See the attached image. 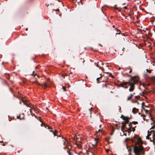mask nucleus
Here are the masks:
<instances>
[{
	"label": "nucleus",
	"mask_w": 155,
	"mask_h": 155,
	"mask_svg": "<svg viewBox=\"0 0 155 155\" xmlns=\"http://www.w3.org/2000/svg\"><path fill=\"white\" fill-rule=\"evenodd\" d=\"M139 77L134 76L131 78L128 82V84L130 86L129 89L130 91H133L135 88V85L139 81Z\"/></svg>",
	"instance_id": "f257e3e1"
},
{
	"label": "nucleus",
	"mask_w": 155,
	"mask_h": 155,
	"mask_svg": "<svg viewBox=\"0 0 155 155\" xmlns=\"http://www.w3.org/2000/svg\"><path fill=\"white\" fill-rule=\"evenodd\" d=\"M132 147H133L134 152L136 155H140V154L144 155L145 151L142 145L139 144L138 146L133 145Z\"/></svg>",
	"instance_id": "f03ea898"
},
{
	"label": "nucleus",
	"mask_w": 155,
	"mask_h": 155,
	"mask_svg": "<svg viewBox=\"0 0 155 155\" xmlns=\"http://www.w3.org/2000/svg\"><path fill=\"white\" fill-rule=\"evenodd\" d=\"M150 130H151L150 133H149V131H148V136L147 137V139H150V141H153L155 140V123L150 128Z\"/></svg>",
	"instance_id": "7ed1b4c3"
},
{
	"label": "nucleus",
	"mask_w": 155,
	"mask_h": 155,
	"mask_svg": "<svg viewBox=\"0 0 155 155\" xmlns=\"http://www.w3.org/2000/svg\"><path fill=\"white\" fill-rule=\"evenodd\" d=\"M131 141L134 143L135 142V146H137L139 144L142 145V143L140 137L138 136L135 135L133 138L131 139Z\"/></svg>",
	"instance_id": "20e7f679"
},
{
	"label": "nucleus",
	"mask_w": 155,
	"mask_h": 155,
	"mask_svg": "<svg viewBox=\"0 0 155 155\" xmlns=\"http://www.w3.org/2000/svg\"><path fill=\"white\" fill-rule=\"evenodd\" d=\"M138 124V122L137 121H133L130 122L128 124V127H126L127 130L126 131L128 133H130L132 131L131 128L133 127L132 124Z\"/></svg>",
	"instance_id": "39448f33"
},
{
	"label": "nucleus",
	"mask_w": 155,
	"mask_h": 155,
	"mask_svg": "<svg viewBox=\"0 0 155 155\" xmlns=\"http://www.w3.org/2000/svg\"><path fill=\"white\" fill-rule=\"evenodd\" d=\"M68 142H64V144L66 145V146L65 147H66L68 149V150H67V152L68 153L69 155H72L71 154V151H72L71 150L70 148L68 146H67V144H68Z\"/></svg>",
	"instance_id": "423d86ee"
},
{
	"label": "nucleus",
	"mask_w": 155,
	"mask_h": 155,
	"mask_svg": "<svg viewBox=\"0 0 155 155\" xmlns=\"http://www.w3.org/2000/svg\"><path fill=\"white\" fill-rule=\"evenodd\" d=\"M128 82H123L119 84V86L124 87L125 89H127L128 88V86H127V84H128Z\"/></svg>",
	"instance_id": "0eeeda50"
},
{
	"label": "nucleus",
	"mask_w": 155,
	"mask_h": 155,
	"mask_svg": "<svg viewBox=\"0 0 155 155\" xmlns=\"http://www.w3.org/2000/svg\"><path fill=\"white\" fill-rule=\"evenodd\" d=\"M39 120L42 123L41 124V126H43V125H44L46 128H47V127L48 128V129H52V128L51 127H50L48 125H46L45 124L43 123H42V120H41V119H40Z\"/></svg>",
	"instance_id": "6e6552de"
},
{
	"label": "nucleus",
	"mask_w": 155,
	"mask_h": 155,
	"mask_svg": "<svg viewBox=\"0 0 155 155\" xmlns=\"http://www.w3.org/2000/svg\"><path fill=\"white\" fill-rule=\"evenodd\" d=\"M53 134H54V136H56L60 137V133L59 132H58L56 130H55V131H53Z\"/></svg>",
	"instance_id": "1a4fd4ad"
},
{
	"label": "nucleus",
	"mask_w": 155,
	"mask_h": 155,
	"mask_svg": "<svg viewBox=\"0 0 155 155\" xmlns=\"http://www.w3.org/2000/svg\"><path fill=\"white\" fill-rule=\"evenodd\" d=\"M130 119V118L127 117V118H126L125 120H125V122H122V123H124V124H125L126 125V124H128L129 122V120Z\"/></svg>",
	"instance_id": "9d476101"
},
{
	"label": "nucleus",
	"mask_w": 155,
	"mask_h": 155,
	"mask_svg": "<svg viewBox=\"0 0 155 155\" xmlns=\"http://www.w3.org/2000/svg\"><path fill=\"white\" fill-rule=\"evenodd\" d=\"M138 111V109L136 108H133L132 109V112L134 114H136Z\"/></svg>",
	"instance_id": "9b49d317"
},
{
	"label": "nucleus",
	"mask_w": 155,
	"mask_h": 155,
	"mask_svg": "<svg viewBox=\"0 0 155 155\" xmlns=\"http://www.w3.org/2000/svg\"><path fill=\"white\" fill-rule=\"evenodd\" d=\"M99 139L98 138H95L94 139V140H95V143L94 144H93V145L94 146V147H95L96 145L98 143Z\"/></svg>",
	"instance_id": "f8f14e48"
},
{
	"label": "nucleus",
	"mask_w": 155,
	"mask_h": 155,
	"mask_svg": "<svg viewBox=\"0 0 155 155\" xmlns=\"http://www.w3.org/2000/svg\"><path fill=\"white\" fill-rule=\"evenodd\" d=\"M24 104L26 105V106L28 107V109L29 110H31V107L29 106V104H28L27 103H25V102H24Z\"/></svg>",
	"instance_id": "ddd939ff"
},
{
	"label": "nucleus",
	"mask_w": 155,
	"mask_h": 155,
	"mask_svg": "<svg viewBox=\"0 0 155 155\" xmlns=\"http://www.w3.org/2000/svg\"><path fill=\"white\" fill-rule=\"evenodd\" d=\"M95 65L97 67H99V65H103V63L102 62L100 61V62H97V63H95Z\"/></svg>",
	"instance_id": "4468645a"
},
{
	"label": "nucleus",
	"mask_w": 155,
	"mask_h": 155,
	"mask_svg": "<svg viewBox=\"0 0 155 155\" xmlns=\"http://www.w3.org/2000/svg\"><path fill=\"white\" fill-rule=\"evenodd\" d=\"M122 125L121 127V130L122 131H123L125 128H126V125L125 124H124V123H122Z\"/></svg>",
	"instance_id": "2eb2a0df"
},
{
	"label": "nucleus",
	"mask_w": 155,
	"mask_h": 155,
	"mask_svg": "<svg viewBox=\"0 0 155 155\" xmlns=\"http://www.w3.org/2000/svg\"><path fill=\"white\" fill-rule=\"evenodd\" d=\"M76 144L77 145V147L79 149L81 148L82 147V145L81 143H77Z\"/></svg>",
	"instance_id": "dca6fc26"
},
{
	"label": "nucleus",
	"mask_w": 155,
	"mask_h": 155,
	"mask_svg": "<svg viewBox=\"0 0 155 155\" xmlns=\"http://www.w3.org/2000/svg\"><path fill=\"white\" fill-rule=\"evenodd\" d=\"M42 87L45 88L47 87H48V86L47 85L46 83H45L43 85H42Z\"/></svg>",
	"instance_id": "f3484780"
},
{
	"label": "nucleus",
	"mask_w": 155,
	"mask_h": 155,
	"mask_svg": "<svg viewBox=\"0 0 155 155\" xmlns=\"http://www.w3.org/2000/svg\"><path fill=\"white\" fill-rule=\"evenodd\" d=\"M127 117H125V116H124L123 115H121V117H120L121 118H122L123 120H125L126 118V119L127 118Z\"/></svg>",
	"instance_id": "a211bd4d"
},
{
	"label": "nucleus",
	"mask_w": 155,
	"mask_h": 155,
	"mask_svg": "<svg viewBox=\"0 0 155 155\" xmlns=\"http://www.w3.org/2000/svg\"><path fill=\"white\" fill-rule=\"evenodd\" d=\"M35 83L37 85L41 86V84L37 81H34L32 82V84Z\"/></svg>",
	"instance_id": "6ab92c4d"
},
{
	"label": "nucleus",
	"mask_w": 155,
	"mask_h": 155,
	"mask_svg": "<svg viewBox=\"0 0 155 155\" xmlns=\"http://www.w3.org/2000/svg\"><path fill=\"white\" fill-rule=\"evenodd\" d=\"M116 5H115V6L114 7V9H116V10H118L119 11H120V8H117V7H116Z\"/></svg>",
	"instance_id": "aec40b11"
},
{
	"label": "nucleus",
	"mask_w": 155,
	"mask_h": 155,
	"mask_svg": "<svg viewBox=\"0 0 155 155\" xmlns=\"http://www.w3.org/2000/svg\"><path fill=\"white\" fill-rule=\"evenodd\" d=\"M136 127V126H135L133 127L132 128H131L132 129V131H133V132H134L135 130V128Z\"/></svg>",
	"instance_id": "412c9836"
},
{
	"label": "nucleus",
	"mask_w": 155,
	"mask_h": 155,
	"mask_svg": "<svg viewBox=\"0 0 155 155\" xmlns=\"http://www.w3.org/2000/svg\"><path fill=\"white\" fill-rule=\"evenodd\" d=\"M98 132H102V129H99L98 130V131H96V134H97Z\"/></svg>",
	"instance_id": "4be33fe9"
},
{
	"label": "nucleus",
	"mask_w": 155,
	"mask_h": 155,
	"mask_svg": "<svg viewBox=\"0 0 155 155\" xmlns=\"http://www.w3.org/2000/svg\"><path fill=\"white\" fill-rule=\"evenodd\" d=\"M127 148L128 149V151L130 153L131 150V149L130 147H129L128 148V147H127Z\"/></svg>",
	"instance_id": "5701e85b"
},
{
	"label": "nucleus",
	"mask_w": 155,
	"mask_h": 155,
	"mask_svg": "<svg viewBox=\"0 0 155 155\" xmlns=\"http://www.w3.org/2000/svg\"><path fill=\"white\" fill-rule=\"evenodd\" d=\"M140 97L139 95L136 96H135V98L137 99H139Z\"/></svg>",
	"instance_id": "b1692460"
},
{
	"label": "nucleus",
	"mask_w": 155,
	"mask_h": 155,
	"mask_svg": "<svg viewBox=\"0 0 155 155\" xmlns=\"http://www.w3.org/2000/svg\"><path fill=\"white\" fill-rule=\"evenodd\" d=\"M146 71L147 72H148L149 73H150L151 72V70H149L148 69H146Z\"/></svg>",
	"instance_id": "393cba45"
},
{
	"label": "nucleus",
	"mask_w": 155,
	"mask_h": 155,
	"mask_svg": "<svg viewBox=\"0 0 155 155\" xmlns=\"http://www.w3.org/2000/svg\"><path fill=\"white\" fill-rule=\"evenodd\" d=\"M62 89L64 91H66V89L65 87H64L62 86Z\"/></svg>",
	"instance_id": "a878e982"
},
{
	"label": "nucleus",
	"mask_w": 155,
	"mask_h": 155,
	"mask_svg": "<svg viewBox=\"0 0 155 155\" xmlns=\"http://www.w3.org/2000/svg\"><path fill=\"white\" fill-rule=\"evenodd\" d=\"M131 98L129 96L127 97V101H128L131 99Z\"/></svg>",
	"instance_id": "bb28decb"
},
{
	"label": "nucleus",
	"mask_w": 155,
	"mask_h": 155,
	"mask_svg": "<svg viewBox=\"0 0 155 155\" xmlns=\"http://www.w3.org/2000/svg\"><path fill=\"white\" fill-rule=\"evenodd\" d=\"M20 116H18L17 117V118H18L20 119V120H21V119H23V118H24V117H22V118H20Z\"/></svg>",
	"instance_id": "cd10ccee"
},
{
	"label": "nucleus",
	"mask_w": 155,
	"mask_h": 155,
	"mask_svg": "<svg viewBox=\"0 0 155 155\" xmlns=\"http://www.w3.org/2000/svg\"><path fill=\"white\" fill-rule=\"evenodd\" d=\"M117 31L118 32H119L118 33H116V34H120V31L119 30H117Z\"/></svg>",
	"instance_id": "c85d7f7f"
},
{
	"label": "nucleus",
	"mask_w": 155,
	"mask_h": 155,
	"mask_svg": "<svg viewBox=\"0 0 155 155\" xmlns=\"http://www.w3.org/2000/svg\"><path fill=\"white\" fill-rule=\"evenodd\" d=\"M143 119L144 120H146V121H147L149 119H146V118H143Z\"/></svg>",
	"instance_id": "c756f323"
},
{
	"label": "nucleus",
	"mask_w": 155,
	"mask_h": 155,
	"mask_svg": "<svg viewBox=\"0 0 155 155\" xmlns=\"http://www.w3.org/2000/svg\"><path fill=\"white\" fill-rule=\"evenodd\" d=\"M34 72H35L34 71H33L32 74L33 75L35 76V75H36V74H35Z\"/></svg>",
	"instance_id": "7c9ffc66"
},
{
	"label": "nucleus",
	"mask_w": 155,
	"mask_h": 155,
	"mask_svg": "<svg viewBox=\"0 0 155 155\" xmlns=\"http://www.w3.org/2000/svg\"><path fill=\"white\" fill-rule=\"evenodd\" d=\"M129 69H130V71H129V73H130L132 71V69H131V68H129Z\"/></svg>",
	"instance_id": "2f4dec72"
},
{
	"label": "nucleus",
	"mask_w": 155,
	"mask_h": 155,
	"mask_svg": "<svg viewBox=\"0 0 155 155\" xmlns=\"http://www.w3.org/2000/svg\"><path fill=\"white\" fill-rule=\"evenodd\" d=\"M119 112H120V113L121 112V108L120 106H119Z\"/></svg>",
	"instance_id": "473e14b6"
},
{
	"label": "nucleus",
	"mask_w": 155,
	"mask_h": 155,
	"mask_svg": "<svg viewBox=\"0 0 155 155\" xmlns=\"http://www.w3.org/2000/svg\"><path fill=\"white\" fill-rule=\"evenodd\" d=\"M133 94H131L130 96L132 98V96H133Z\"/></svg>",
	"instance_id": "72a5a7b5"
},
{
	"label": "nucleus",
	"mask_w": 155,
	"mask_h": 155,
	"mask_svg": "<svg viewBox=\"0 0 155 155\" xmlns=\"http://www.w3.org/2000/svg\"><path fill=\"white\" fill-rule=\"evenodd\" d=\"M142 116H143V118H145V117H146V115H145L144 114H143L142 115Z\"/></svg>",
	"instance_id": "f704fd0d"
},
{
	"label": "nucleus",
	"mask_w": 155,
	"mask_h": 155,
	"mask_svg": "<svg viewBox=\"0 0 155 155\" xmlns=\"http://www.w3.org/2000/svg\"><path fill=\"white\" fill-rule=\"evenodd\" d=\"M124 8L125 9H127V7H126V6H125V7H124Z\"/></svg>",
	"instance_id": "c9c22d12"
},
{
	"label": "nucleus",
	"mask_w": 155,
	"mask_h": 155,
	"mask_svg": "<svg viewBox=\"0 0 155 155\" xmlns=\"http://www.w3.org/2000/svg\"><path fill=\"white\" fill-rule=\"evenodd\" d=\"M144 104V102H143L142 103V106H143Z\"/></svg>",
	"instance_id": "e433bc0d"
},
{
	"label": "nucleus",
	"mask_w": 155,
	"mask_h": 155,
	"mask_svg": "<svg viewBox=\"0 0 155 155\" xmlns=\"http://www.w3.org/2000/svg\"><path fill=\"white\" fill-rule=\"evenodd\" d=\"M89 112H90V114H91V109H89Z\"/></svg>",
	"instance_id": "4c0bfd02"
},
{
	"label": "nucleus",
	"mask_w": 155,
	"mask_h": 155,
	"mask_svg": "<svg viewBox=\"0 0 155 155\" xmlns=\"http://www.w3.org/2000/svg\"><path fill=\"white\" fill-rule=\"evenodd\" d=\"M10 91H11L12 92V89L11 88H10Z\"/></svg>",
	"instance_id": "58836bf2"
},
{
	"label": "nucleus",
	"mask_w": 155,
	"mask_h": 155,
	"mask_svg": "<svg viewBox=\"0 0 155 155\" xmlns=\"http://www.w3.org/2000/svg\"><path fill=\"white\" fill-rule=\"evenodd\" d=\"M145 85V84H142V86H143V87H144Z\"/></svg>",
	"instance_id": "ea45409f"
},
{
	"label": "nucleus",
	"mask_w": 155,
	"mask_h": 155,
	"mask_svg": "<svg viewBox=\"0 0 155 155\" xmlns=\"http://www.w3.org/2000/svg\"><path fill=\"white\" fill-rule=\"evenodd\" d=\"M99 79V78H97V81H98V80Z\"/></svg>",
	"instance_id": "a19ab883"
},
{
	"label": "nucleus",
	"mask_w": 155,
	"mask_h": 155,
	"mask_svg": "<svg viewBox=\"0 0 155 155\" xmlns=\"http://www.w3.org/2000/svg\"><path fill=\"white\" fill-rule=\"evenodd\" d=\"M128 15H129V16H130V17H131V15H130V14H128Z\"/></svg>",
	"instance_id": "79ce46f5"
},
{
	"label": "nucleus",
	"mask_w": 155,
	"mask_h": 155,
	"mask_svg": "<svg viewBox=\"0 0 155 155\" xmlns=\"http://www.w3.org/2000/svg\"><path fill=\"white\" fill-rule=\"evenodd\" d=\"M145 111H146V112L147 113L148 112V111L147 110H145Z\"/></svg>",
	"instance_id": "37998d69"
},
{
	"label": "nucleus",
	"mask_w": 155,
	"mask_h": 155,
	"mask_svg": "<svg viewBox=\"0 0 155 155\" xmlns=\"http://www.w3.org/2000/svg\"><path fill=\"white\" fill-rule=\"evenodd\" d=\"M129 139L127 138L125 140H126V141H127V140H128Z\"/></svg>",
	"instance_id": "c03bdc74"
},
{
	"label": "nucleus",
	"mask_w": 155,
	"mask_h": 155,
	"mask_svg": "<svg viewBox=\"0 0 155 155\" xmlns=\"http://www.w3.org/2000/svg\"><path fill=\"white\" fill-rule=\"evenodd\" d=\"M102 125H100V126H99V127L100 128H101V126Z\"/></svg>",
	"instance_id": "a18cd8bd"
},
{
	"label": "nucleus",
	"mask_w": 155,
	"mask_h": 155,
	"mask_svg": "<svg viewBox=\"0 0 155 155\" xmlns=\"http://www.w3.org/2000/svg\"><path fill=\"white\" fill-rule=\"evenodd\" d=\"M28 30V28H26V31H27V30Z\"/></svg>",
	"instance_id": "49530a36"
},
{
	"label": "nucleus",
	"mask_w": 155,
	"mask_h": 155,
	"mask_svg": "<svg viewBox=\"0 0 155 155\" xmlns=\"http://www.w3.org/2000/svg\"><path fill=\"white\" fill-rule=\"evenodd\" d=\"M124 48H123V49H122L123 51H124Z\"/></svg>",
	"instance_id": "de8ad7c7"
},
{
	"label": "nucleus",
	"mask_w": 155,
	"mask_h": 155,
	"mask_svg": "<svg viewBox=\"0 0 155 155\" xmlns=\"http://www.w3.org/2000/svg\"><path fill=\"white\" fill-rule=\"evenodd\" d=\"M38 68V66H37V67H35V68Z\"/></svg>",
	"instance_id": "09e8293b"
},
{
	"label": "nucleus",
	"mask_w": 155,
	"mask_h": 155,
	"mask_svg": "<svg viewBox=\"0 0 155 155\" xmlns=\"http://www.w3.org/2000/svg\"><path fill=\"white\" fill-rule=\"evenodd\" d=\"M57 11H59V9H58L57 10Z\"/></svg>",
	"instance_id": "8fccbe9b"
},
{
	"label": "nucleus",
	"mask_w": 155,
	"mask_h": 155,
	"mask_svg": "<svg viewBox=\"0 0 155 155\" xmlns=\"http://www.w3.org/2000/svg\"><path fill=\"white\" fill-rule=\"evenodd\" d=\"M106 152H108V150H106Z\"/></svg>",
	"instance_id": "3c124183"
},
{
	"label": "nucleus",
	"mask_w": 155,
	"mask_h": 155,
	"mask_svg": "<svg viewBox=\"0 0 155 155\" xmlns=\"http://www.w3.org/2000/svg\"><path fill=\"white\" fill-rule=\"evenodd\" d=\"M33 0H29V1H32Z\"/></svg>",
	"instance_id": "603ef678"
},
{
	"label": "nucleus",
	"mask_w": 155,
	"mask_h": 155,
	"mask_svg": "<svg viewBox=\"0 0 155 155\" xmlns=\"http://www.w3.org/2000/svg\"><path fill=\"white\" fill-rule=\"evenodd\" d=\"M2 145H3V146H5V144H2Z\"/></svg>",
	"instance_id": "864d4df0"
},
{
	"label": "nucleus",
	"mask_w": 155,
	"mask_h": 155,
	"mask_svg": "<svg viewBox=\"0 0 155 155\" xmlns=\"http://www.w3.org/2000/svg\"><path fill=\"white\" fill-rule=\"evenodd\" d=\"M2 142V141H0V142Z\"/></svg>",
	"instance_id": "5fc2aeb1"
},
{
	"label": "nucleus",
	"mask_w": 155,
	"mask_h": 155,
	"mask_svg": "<svg viewBox=\"0 0 155 155\" xmlns=\"http://www.w3.org/2000/svg\"><path fill=\"white\" fill-rule=\"evenodd\" d=\"M137 104H139V103H138V102H137Z\"/></svg>",
	"instance_id": "6e6d98bb"
}]
</instances>
